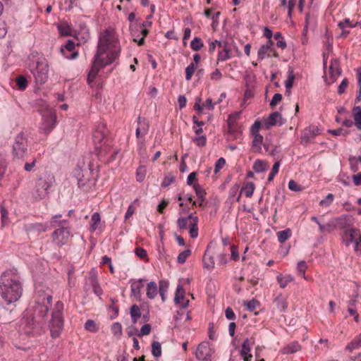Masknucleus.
Listing matches in <instances>:
<instances>
[{
	"label": "nucleus",
	"mask_w": 361,
	"mask_h": 361,
	"mask_svg": "<svg viewBox=\"0 0 361 361\" xmlns=\"http://www.w3.org/2000/svg\"><path fill=\"white\" fill-rule=\"evenodd\" d=\"M63 302L58 301L55 305V309L52 312L51 320L49 324L51 336L54 338H58L60 336L63 327Z\"/></svg>",
	"instance_id": "423d86ee"
},
{
	"label": "nucleus",
	"mask_w": 361,
	"mask_h": 361,
	"mask_svg": "<svg viewBox=\"0 0 361 361\" xmlns=\"http://www.w3.org/2000/svg\"><path fill=\"white\" fill-rule=\"evenodd\" d=\"M137 124V128L142 131V135H145L148 133L149 128L148 121L145 118L138 117Z\"/></svg>",
	"instance_id": "473e14b6"
},
{
	"label": "nucleus",
	"mask_w": 361,
	"mask_h": 361,
	"mask_svg": "<svg viewBox=\"0 0 361 361\" xmlns=\"http://www.w3.org/2000/svg\"><path fill=\"white\" fill-rule=\"evenodd\" d=\"M254 342H251L248 338H246L243 344L242 349L240 351V356L243 358L244 361H251L252 355L250 353L251 345Z\"/></svg>",
	"instance_id": "aec40b11"
},
{
	"label": "nucleus",
	"mask_w": 361,
	"mask_h": 361,
	"mask_svg": "<svg viewBox=\"0 0 361 361\" xmlns=\"http://www.w3.org/2000/svg\"><path fill=\"white\" fill-rule=\"evenodd\" d=\"M189 305V300H186L185 302H183L181 304V309L177 312V315L176 316L175 320L176 323L178 324L182 320H184L185 322H188L191 319V317L188 312L185 311V308Z\"/></svg>",
	"instance_id": "a211bd4d"
},
{
	"label": "nucleus",
	"mask_w": 361,
	"mask_h": 361,
	"mask_svg": "<svg viewBox=\"0 0 361 361\" xmlns=\"http://www.w3.org/2000/svg\"><path fill=\"white\" fill-rule=\"evenodd\" d=\"M167 290H168L167 283H166L163 281H159L158 293H159V295L161 298L162 302H165V300H166V295Z\"/></svg>",
	"instance_id": "79ce46f5"
},
{
	"label": "nucleus",
	"mask_w": 361,
	"mask_h": 361,
	"mask_svg": "<svg viewBox=\"0 0 361 361\" xmlns=\"http://www.w3.org/2000/svg\"><path fill=\"white\" fill-rule=\"evenodd\" d=\"M106 128L103 125H99L93 132V142L95 148L104 144L106 140Z\"/></svg>",
	"instance_id": "2eb2a0df"
},
{
	"label": "nucleus",
	"mask_w": 361,
	"mask_h": 361,
	"mask_svg": "<svg viewBox=\"0 0 361 361\" xmlns=\"http://www.w3.org/2000/svg\"><path fill=\"white\" fill-rule=\"evenodd\" d=\"M203 267L207 269H212L214 267V261L212 256L204 254L203 257Z\"/></svg>",
	"instance_id": "a19ab883"
},
{
	"label": "nucleus",
	"mask_w": 361,
	"mask_h": 361,
	"mask_svg": "<svg viewBox=\"0 0 361 361\" xmlns=\"http://www.w3.org/2000/svg\"><path fill=\"white\" fill-rule=\"evenodd\" d=\"M51 179L39 178L37 180L32 192V197L35 200H40L47 197L51 185Z\"/></svg>",
	"instance_id": "6e6552de"
},
{
	"label": "nucleus",
	"mask_w": 361,
	"mask_h": 361,
	"mask_svg": "<svg viewBox=\"0 0 361 361\" xmlns=\"http://www.w3.org/2000/svg\"><path fill=\"white\" fill-rule=\"evenodd\" d=\"M146 176V169L143 166H140L137 168L136 171V178L139 182H142Z\"/></svg>",
	"instance_id": "4d7b16f0"
},
{
	"label": "nucleus",
	"mask_w": 361,
	"mask_h": 361,
	"mask_svg": "<svg viewBox=\"0 0 361 361\" xmlns=\"http://www.w3.org/2000/svg\"><path fill=\"white\" fill-rule=\"evenodd\" d=\"M334 200V195L331 193H329L326 195V197L324 199L322 200L319 202V205L322 207H328L329 206H330L331 204Z\"/></svg>",
	"instance_id": "603ef678"
},
{
	"label": "nucleus",
	"mask_w": 361,
	"mask_h": 361,
	"mask_svg": "<svg viewBox=\"0 0 361 361\" xmlns=\"http://www.w3.org/2000/svg\"><path fill=\"white\" fill-rule=\"evenodd\" d=\"M282 100V94L276 93L274 94L271 102L270 106L274 108Z\"/></svg>",
	"instance_id": "e2e57ef3"
},
{
	"label": "nucleus",
	"mask_w": 361,
	"mask_h": 361,
	"mask_svg": "<svg viewBox=\"0 0 361 361\" xmlns=\"http://www.w3.org/2000/svg\"><path fill=\"white\" fill-rule=\"evenodd\" d=\"M231 58L229 50L226 47L221 51L219 52L217 61H225Z\"/></svg>",
	"instance_id": "3c124183"
},
{
	"label": "nucleus",
	"mask_w": 361,
	"mask_h": 361,
	"mask_svg": "<svg viewBox=\"0 0 361 361\" xmlns=\"http://www.w3.org/2000/svg\"><path fill=\"white\" fill-rule=\"evenodd\" d=\"M185 299V290L183 289V286L181 285H178L176 288L175 297H174V302L176 304H179L182 302H185L184 301Z\"/></svg>",
	"instance_id": "2f4dec72"
},
{
	"label": "nucleus",
	"mask_w": 361,
	"mask_h": 361,
	"mask_svg": "<svg viewBox=\"0 0 361 361\" xmlns=\"http://www.w3.org/2000/svg\"><path fill=\"white\" fill-rule=\"evenodd\" d=\"M158 294V286L155 281H150L147 284L146 295L149 300H154Z\"/></svg>",
	"instance_id": "b1692460"
},
{
	"label": "nucleus",
	"mask_w": 361,
	"mask_h": 361,
	"mask_svg": "<svg viewBox=\"0 0 361 361\" xmlns=\"http://www.w3.org/2000/svg\"><path fill=\"white\" fill-rule=\"evenodd\" d=\"M175 181V178L173 176H166L161 183L162 188H166Z\"/></svg>",
	"instance_id": "0e129e2a"
},
{
	"label": "nucleus",
	"mask_w": 361,
	"mask_h": 361,
	"mask_svg": "<svg viewBox=\"0 0 361 361\" xmlns=\"http://www.w3.org/2000/svg\"><path fill=\"white\" fill-rule=\"evenodd\" d=\"M52 296L44 294L40 301L37 302V307L35 314L37 316L44 317L51 306Z\"/></svg>",
	"instance_id": "ddd939ff"
},
{
	"label": "nucleus",
	"mask_w": 361,
	"mask_h": 361,
	"mask_svg": "<svg viewBox=\"0 0 361 361\" xmlns=\"http://www.w3.org/2000/svg\"><path fill=\"white\" fill-rule=\"evenodd\" d=\"M307 267L306 262L305 261H300L298 263L297 271L299 276H301L305 280H309V279L305 276Z\"/></svg>",
	"instance_id": "a18cd8bd"
},
{
	"label": "nucleus",
	"mask_w": 361,
	"mask_h": 361,
	"mask_svg": "<svg viewBox=\"0 0 361 361\" xmlns=\"http://www.w3.org/2000/svg\"><path fill=\"white\" fill-rule=\"evenodd\" d=\"M140 28H141V26H139V25L137 23L130 24V34H131L132 37H133V39L138 38L139 32H140Z\"/></svg>",
	"instance_id": "bf43d9fd"
},
{
	"label": "nucleus",
	"mask_w": 361,
	"mask_h": 361,
	"mask_svg": "<svg viewBox=\"0 0 361 361\" xmlns=\"http://www.w3.org/2000/svg\"><path fill=\"white\" fill-rule=\"evenodd\" d=\"M85 329L90 332L97 331V327L95 322L92 319H88L85 324Z\"/></svg>",
	"instance_id": "680f3d73"
},
{
	"label": "nucleus",
	"mask_w": 361,
	"mask_h": 361,
	"mask_svg": "<svg viewBox=\"0 0 361 361\" xmlns=\"http://www.w3.org/2000/svg\"><path fill=\"white\" fill-rule=\"evenodd\" d=\"M23 283L15 268L6 270L0 276V296L6 305L18 301L23 295Z\"/></svg>",
	"instance_id": "f03ea898"
},
{
	"label": "nucleus",
	"mask_w": 361,
	"mask_h": 361,
	"mask_svg": "<svg viewBox=\"0 0 361 361\" xmlns=\"http://www.w3.org/2000/svg\"><path fill=\"white\" fill-rule=\"evenodd\" d=\"M191 255V250L188 249L185 250L178 255L177 261L180 264H183L185 262L187 258Z\"/></svg>",
	"instance_id": "864d4df0"
},
{
	"label": "nucleus",
	"mask_w": 361,
	"mask_h": 361,
	"mask_svg": "<svg viewBox=\"0 0 361 361\" xmlns=\"http://www.w3.org/2000/svg\"><path fill=\"white\" fill-rule=\"evenodd\" d=\"M255 185L252 182H247L243 185L240 192L236 198V201L239 202L241 197V193L244 192L246 197L250 198L255 191Z\"/></svg>",
	"instance_id": "5701e85b"
},
{
	"label": "nucleus",
	"mask_w": 361,
	"mask_h": 361,
	"mask_svg": "<svg viewBox=\"0 0 361 361\" xmlns=\"http://www.w3.org/2000/svg\"><path fill=\"white\" fill-rule=\"evenodd\" d=\"M341 240L342 242L345 245V246H349L350 244L353 243L355 250H357L361 244V232L359 229L353 228L351 229H348L345 231V233H341Z\"/></svg>",
	"instance_id": "1a4fd4ad"
},
{
	"label": "nucleus",
	"mask_w": 361,
	"mask_h": 361,
	"mask_svg": "<svg viewBox=\"0 0 361 361\" xmlns=\"http://www.w3.org/2000/svg\"><path fill=\"white\" fill-rule=\"evenodd\" d=\"M130 316L133 324H135L140 317V310L137 305H133L130 307Z\"/></svg>",
	"instance_id": "ea45409f"
},
{
	"label": "nucleus",
	"mask_w": 361,
	"mask_h": 361,
	"mask_svg": "<svg viewBox=\"0 0 361 361\" xmlns=\"http://www.w3.org/2000/svg\"><path fill=\"white\" fill-rule=\"evenodd\" d=\"M272 44L271 40H269L266 44L260 47L257 53L259 61H262L266 57L268 51L271 49Z\"/></svg>",
	"instance_id": "c85d7f7f"
},
{
	"label": "nucleus",
	"mask_w": 361,
	"mask_h": 361,
	"mask_svg": "<svg viewBox=\"0 0 361 361\" xmlns=\"http://www.w3.org/2000/svg\"><path fill=\"white\" fill-rule=\"evenodd\" d=\"M140 34L142 35V37L140 39L134 38L133 41L137 42L139 46H141V45L144 44L145 37L148 35L149 30H147V28L142 27H141V28H140Z\"/></svg>",
	"instance_id": "8fccbe9b"
},
{
	"label": "nucleus",
	"mask_w": 361,
	"mask_h": 361,
	"mask_svg": "<svg viewBox=\"0 0 361 361\" xmlns=\"http://www.w3.org/2000/svg\"><path fill=\"white\" fill-rule=\"evenodd\" d=\"M95 150L98 157L106 161H113L118 153V150L112 147L107 140H105L103 145L97 147Z\"/></svg>",
	"instance_id": "9d476101"
},
{
	"label": "nucleus",
	"mask_w": 361,
	"mask_h": 361,
	"mask_svg": "<svg viewBox=\"0 0 361 361\" xmlns=\"http://www.w3.org/2000/svg\"><path fill=\"white\" fill-rule=\"evenodd\" d=\"M329 72L330 74V78H326V82L328 85H330L333 83L336 80V78L341 74L338 62L336 59L331 60Z\"/></svg>",
	"instance_id": "dca6fc26"
},
{
	"label": "nucleus",
	"mask_w": 361,
	"mask_h": 361,
	"mask_svg": "<svg viewBox=\"0 0 361 361\" xmlns=\"http://www.w3.org/2000/svg\"><path fill=\"white\" fill-rule=\"evenodd\" d=\"M35 82L38 84H44L48 80L49 66L46 61H39L35 69L32 70Z\"/></svg>",
	"instance_id": "9b49d317"
},
{
	"label": "nucleus",
	"mask_w": 361,
	"mask_h": 361,
	"mask_svg": "<svg viewBox=\"0 0 361 361\" xmlns=\"http://www.w3.org/2000/svg\"><path fill=\"white\" fill-rule=\"evenodd\" d=\"M61 217V214L55 215L50 221L51 226L55 228L51 234L52 241L57 246L66 245L72 237L68 221L66 219L58 220Z\"/></svg>",
	"instance_id": "7ed1b4c3"
},
{
	"label": "nucleus",
	"mask_w": 361,
	"mask_h": 361,
	"mask_svg": "<svg viewBox=\"0 0 361 361\" xmlns=\"http://www.w3.org/2000/svg\"><path fill=\"white\" fill-rule=\"evenodd\" d=\"M152 353L154 357H159L161 355V345L158 341H153L152 343Z\"/></svg>",
	"instance_id": "c03bdc74"
},
{
	"label": "nucleus",
	"mask_w": 361,
	"mask_h": 361,
	"mask_svg": "<svg viewBox=\"0 0 361 361\" xmlns=\"http://www.w3.org/2000/svg\"><path fill=\"white\" fill-rule=\"evenodd\" d=\"M121 53L120 42L114 29L109 27L100 33L97 53L87 75V83L91 85L99 70L114 63Z\"/></svg>",
	"instance_id": "f257e3e1"
},
{
	"label": "nucleus",
	"mask_w": 361,
	"mask_h": 361,
	"mask_svg": "<svg viewBox=\"0 0 361 361\" xmlns=\"http://www.w3.org/2000/svg\"><path fill=\"white\" fill-rule=\"evenodd\" d=\"M195 70V64L194 63H191L188 65L185 68V79L187 80H190L194 74Z\"/></svg>",
	"instance_id": "13d9d810"
},
{
	"label": "nucleus",
	"mask_w": 361,
	"mask_h": 361,
	"mask_svg": "<svg viewBox=\"0 0 361 361\" xmlns=\"http://www.w3.org/2000/svg\"><path fill=\"white\" fill-rule=\"evenodd\" d=\"M300 350V345L298 341H293L280 350L283 355L293 354Z\"/></svg>",
	"instance_id": "393cba45"
},
{
	"label": "nucleus",
	"mask_w": 361,
	"mask_h": 361,
	"mask_svg": "<svg viewBox=\"0 0 361 361\" xmlns=\"http://www.w3.org/2000/svg\"><path fill=\"white\" fill-rule=\"evenodd\" d=\"M359 24L358 22H356L355 23H353L349 18H345L343 21H341L338 23V26L341 29L343 30L346 27H355Z\"/></svg>",
	"instance_id": "09e8293b"
},
{
	"label": "nucleus",
	"mask_w": 361,
	"mask_h": 361,
	"mask_svg": "<svg viewBox=\"0 0 361 361\" xmlns=\"http://www.w3.org/2000/svg\"><path fill=\"white\" fill-rule=\"evenodd\" d=\"M258 305L259 302L256 300H252L245 302V306L249 311H253L254 310H255Z\"/></svg>",
	"instance_id": "338daca9"
},
{
	"label": "nucleus",
	"mask_w": 361,
	"mask_h": 361,
	"mask_svg": "<svg viewBox=\"0 0 361 361\" xmlns=\"http://www.w3.org/2000/svg\"><path fill=\"white\" fill-rule=\"evenodd\" d=\"M355 126L359 130H361V107L355 106L353 109Z\"/></svg>",
	"instance_id": "c756f323"
},
{
	"label": "nucleus",
	"mask_w": 361,
	"mask_h": 361,
	"mask_svg": "<svg viewBox=\"0 0 361 361\" xmlns=\"http://www.w3.org/2000/svg\"><path fill=\"white\" fill-rule=\"evenodd\" d=\"M57 28L61 35L71 36L72 35V27L66 23L59 24Z\"/></svg>",
	"instance_id": "f704fd0d"
},
{
	"label": "nucleus",
	"mask_w": 361,
	"mask_h": 361,
	"mask_svg": "<svg viewBox=\"0 0 361 361\" xmlns=\"http://www.w3.org/2000/svg\"><path fill=\"white\" fill-rule=\"evenodd\" d=\"M336 221L338 224L339 228L342 231V233H345V231H348V229L353 228V218L350 216H341L338 217Z\"/></svg>",
	"instance_id": "f3484780"
},
{
	"label": "nucleus",
	"mask_w": 361,
	"mask_h": 361,
	"mask_svg": "<svg viewBox=\"0 0 361 361\" xmlns=\"http://www.w3.org/2000/svg\"><path fill=\"white\" fill-rule=\"evenodd\" d=\"M101 221V217L99 212H94L91 216V221H90V231L92 232L95 231L100 224Z\"/></svg>",
	"instance_id": "72a5a7b5"
},
{
	"label": "nucleus",
	"mask_w": 361,
	"mask_h": 361,
	"mask_svg": "<svg viewBox=\"0 0 361 361\" xmlns=\"http://www.w3.org/2000/svg\"><path fill=\"white\" fill-rule=\"evenodd\" d=\"M360 348H361V334L347 345L346 350L353 351Z\"/></svg>",
	"instance_id": "4c0bfd02"
},
{
	"label": "nucleus",
	"mask_w": 361,
	"mask_h": 361,
	"mask_svg": "<svg viewBox=\"0 0 361 361\" xmlns=\"http://www.w3.org/2000/svg\"><path fill=\"white\" fill-rule=\"evenodd\" d=\"M265 126L267 128L274 126H281L283 122L282 116L278 111L271 113L269 116L264 121Z\"/></svg>",
	"instance_id": "6ab92c4d"
},
{
	"label": "nucleus",
	"mask_w": 361,
	"mask_h": 361,
	"mask_svg": "<svg viewBox=\"0 0 361 361\" xmlns=\"http://www.w3.org/2000/svg\"><path fill=\"white\" fill-rule=\"evenodd\" d=\"M334 221H329L326 224H319V230L321 233L328 232L330 233L335 228Z\"/></svg>",
	"instance_id": "58836bf2"
},
{
	"label": "nucleus",
	"mask_w": 361,
	"mask_h": 361,
	"mask_svg": "<svg viewBox=\"0 0 361 361\" xmlns=\"http://www.w3.org/2000/svg\"><path fill=\"white\" fill-rule=\"evenodd\" d=\"M294 79L295 75L293 73V71L292 69H289L288 71V79L285 82L286 92H289V90L293 87Z\"/></svg>",
	"instance_id": "37998d69"
},
{
	"label": "nucleus",
	"mask_w": 361,
	"mask_h": 361,
	"mask_svg": "<svg viewBox=\"0 0 361 361\" xmlns=\"http://www.w3.org/2000/svg\"><path fill=\"white\" fill-rule=\"evenodd\" d=\"M274 303L281 312L286 310L288 307L286 299L282 295H279L275 298Z\"/></svg>",
	"instance_id": "7c9ffc66"
},
{
	"label": "nucleus",
	"mask_w": 361,
	"mask_h": 361,
	"mask_svg": "<svg viewBox=\"0 0 361 361\" xmlns=\"http://www.w3.org/2000/svg\"><path fill=\"white\" fill-rule=\"evenodd\" d=\"M319 134V129L317 126H312L306 128L301 135V142L302 144L309 143L317 135Z\"/></svg>",
	"instance_id": "4468645a"
},
{
	"label": "nucleus",
	"mask_w": 361,
	"mask_h": 361,
	"mask_svg": "<svg viewBox=\"0 0 361 361\" xmlns=\"http://www.w3.org/2000/svg\"><path fill=\"white\" fill-rule=\"evenodd\" d=\"M289 190L295 192H299L302 190V186L298 184L295 180H290L288 183Z\"/></svg>",
	"instance_id": "69168bd1"
},
{
	"label": "nucleus",
	"mask_w": 361,
	"mask_h": 361,
	"mask_svg": "<svg viewBox=\"0 0 361 361\" xmlns=\"http://www.w3.org/2000/svg\"><path fill=\"white\" fill-rule=\"evenodd\" d=\"M94 171L95 169L91 163H89L87 168L84 169H79L76 171L75 174L79 188L87 191L94 184Z\"/></svg>",
	"instance_id": "39448f33"
},
{
	"label": "nucleus",
	"mask_w": 361,
	"mask_h": 361,
	"mask_svg": "<svg viewBox=\"0 0 361 361\" xmlns=\"http://www.w3.org/2000/svg\"><path fill=\"white\" fill-rule=\"evenodd\" d=\"M190 219L188 217H181L177 220V225L180 229H185L189 227Z\"/></svg>",
	"instance_id": "5fc2aeb1"
},
{
	"label": "nucleus",
	"mask_w": 361,
	"mask_h": 361,
	"mask_svg": "<svg viewBox=\"0 0 361 361\" xmlns=\"http://www.w3.org/2000/svg\"><path fill=\"white\" fill-rule=\"evenodd\" d=\"M292 234V231L290 228H286L283 231H280L277 233L278 240L280 243H285Z\"/></svg>",
	"instance_id": "e433bc0d"
},
{
	"label": "nucleus",
	"mask_w": 361,
	"mask_h": 361,
	"mask_svg": "<svg viewBox=\"0 0 361 361\" xmlns=\"http://www.w3.org/2000/svg\"><path fill=\"white\" fill-rule=\"evenodd\" d=\"M39 111L42 116L39 131L48 135L53 130L56 125V114L55 110L51 108L47 103L44 102Z\"/></svg>",
	"instance_id": "20e7f679"
},
{
	"label": "nucleus",
	"mask_w": 361,
	"mask_h": 361,
	"mask_svg": "<svg viewBox=\"0 0 361 361\" xmlns=\"http://www.w3.org/2000/svg\"><path fill=\"white\" fill-rule=\"evenodd\" d=\"M202 47L203 42L200 37H195L190 42V47L194 51H199Z\"/></svg>",
	"instance_id": "49530a36"
},
{
	"label": "nucleus",
	"mask_w": 361,
	"mask_h": 361,
	"mask_svg": "<svg viewBox=\"0 0 361 361\" xmlns=\"http://www.w3.org/2000/svg\"><path fill=\"white\" fill-rule=\"evenodd\" d=\"M269 167L267 161L257 159L255 161L252 169L255 173H262L267 171Z\"/></svg>",
	"instance_id": "cd10ccee"
},
{
	"label": "nucleus",
	"mask_w": 361,
	"mask_h": 361,
	"mask_svg": "<svg viewBox=\"0 0 361 361\" xmlns=\"http://www.w3.org/2000/svg\"><path fill=\"white\" fill-rule=\"evenodd\" d=\"M98 284L97 277L94 271H92L90 273L89 277L86 280V286H90L92 288Z\"/></svg>",
	"instance_id": "de8ad7c7"
},
{
	"label": "nucleus",
	"mask_w": 361,
	"mask_h": 361,
	"mask_svg": "<svg viewBox=\"0 0 361 361\" xmlns=\"http://www.w3.org/2000/svg\"><path fill=\"white\" fill-rule=\"evenodd\" d=\"M193 188L199 200V206H202V204L204 201V190L199 184H194Z\"/></svg>",
	"instance_id": "c9c22d12"
},
{
	"label": "nucleus",
	"mask_w": 361,
	"mask_h": 361,
	"mask_svg": "<svg viewBox=\"0 0 361 361\" xmlns=\"http://www.w3.org/2000/svg\"><path fill=\"white\" fill-rule=\"evenodd\" d=\"M196 358L198 360L211 357L210 349L207 343H201L197 346L196 353Z\"/></svg>",
	"instance_id": "412c9836"
},
{
	"label": "nucleus",
	"mask_w": 361,
	"mask_h": 361,
	"mask_svg": "<svg viewBox=\"0 0 361 361\" xmlns=\"http://www.w3.org/2000/svg\"><path fill=\"white\" fill-rule=\"evenodd\" d=\"M27 140L23 133H20L15 138L12 148L14 159H23L27 153Z\"/></svg>",
	"instance_id": "0eeeda50"
},
{
	"label": "nucleus",
	"mask_w": 361,
	"mask_h": 361,
	"mask_svg": "<svg viewBox=\"0 0 361 361\" xmlns=\"http://www.w3.org/2000/svg\"><path fill=\"white\" fill-rule=\"evenodd\" d=\"M293 280L294 278L290 274H279L276 276V281L281 288H285Z\"/></svg>",
	"instance_id": "bb28decb"
},
{
	"label": "nucleus",
	"mask_w": 361,
	"mask_h": 361,
	"mask_svg": "<svg viewBox=\"0 0 361 361\" xmlns=\"http://www.w3.org/2000/svg\"><path fill=\"white\" fill-rule=\"evenodd\" d=\"M189 219V233L191 238H195L198 236V218L194 216L193 214H190Z\"/></svg>",
	"instance_id": "4be33fe9"
},
{
	"label": "nucleus",
	"mask_w": 361,
	"mask_h": 361,
	"mask_svg": "<svg viewBox=\"0 0 361 361\" xmlns=\"http://www.w3.org/2000/svg\"><path fill=\"white\" fill-rule=\"evenodd\" d=\"M193 140L196 142L197 145L199 147H204L207 144V138L206 136H197L193 138Z\"/></svg>",
	"instance_id": "774afa93"
},
{
	"label": "nucleus",
	"mask_w": 361,
	"mask_h": 361,
	"mask_svg": "<svg viewBox=\"0 0 361 361\" xmlns=\"http://www.w3.org/2000/svg\"><path fill=\"white\" fill-rule=\"evenodd\" d=\"M16 84L19 90H23L27 86V79L24 76H20L16 79Z\"/></svg>",
	"instance_id": "052dcab7"
},
{
	"label": "nucleus",
	"mask_w": 361,
	"mask_h": 361,
	"mask_svg": "<svg viewBox=\"0 0 361 361\" xmlns=\"http://www.w3.org/2000/svg\"><path fill=\"white\" fill-rule=\"evenodd\" d=\"M253 140L252 142V150L255 153L262 152V145L263 142V137L260 134L252 135Z\"/></svg>",
	"instance_id": "a878e982"
},
{
	"label": "nucleus",
	"mask_w": 361,
	"mask_h": 361,
	"mask_svg": "<svg viewBox=\"0 0 361 361\" xmlns=\"http://www.w3.org/2000/svg\"><path fill=\"white\" fill-rule=\"evenodd\" d=\"M147 281L145 279H131L129 281L130 285V297L135 299L137 301L142 300V289Z\"/></svg>",
	"instance_id": "f8f14e48"
},
{
	"label": "nucleus",
	"mask_w": 361,
	"mask_h": 361,
	"mask_svg": "<svg viewBox=\"0 0 361 361\" xmlns=\"http://www.w3.org/2000/svg\"><path fill=\"white\" fill-rule=\"evenodd\" d=\"M111 332L115 336H120L122 334V326L119 322H115L111 326Z\"/></svg>",
	"instance_id": "6e6d98bb"
}]
</instances>
